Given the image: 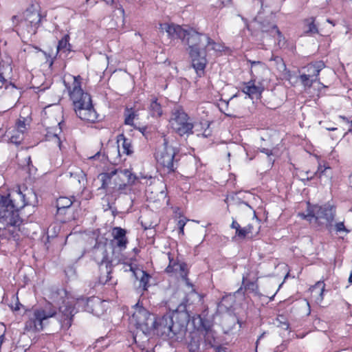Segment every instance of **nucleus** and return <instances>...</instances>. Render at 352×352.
<instances>
[{"label": "nucleus", "instance_id": "obj_1", "mask_svg": "<svg viewBox=\"0 0 352 352\" xmlns=\"http://www.w3.org/2000/svg\"><path fill=\"white\" fill-rule=\"evenodd\" d=\"M52 302H46L43 305L33 307L25 312L27 320L25 329L28 331H41L45 322L56 316L57 307L62 314L60 319L63 325L70 327L72 317L78 311H85L99 317L106 311V302L101 301L98 297L74 299L69 296L66 290L58 289L51 297Z\"/></svg>", "mask_w": 352, "mask_h": 352}, {"label": "nucleus", "instance_id": "obj_2", "mask_svg": "<svg viewBox=\"0 0 352 352\" xmlns=\"http://www.w3.org/2000/svg\"><path fill=\"white\" fill-rule=\"evenodd\" d=\"M35 196L28 189L22 191L20 187L12 189L7 196H0V230L8 226H19L22 220L19 210L29 204L30 198Z\"/></svg>", "mask_w": 352, "mask_h": 352}, {"label": "nucleus", "instance_id": "obj_3", "mask_svg": "<svg viewBox=\"0 0 352 352\" xmlns=\"http://www.w3.org/2000/svg\"><path fill=\"white\" fill-rule=\"evenodd\" d=\"M152 331L158 336L173 341H182L185 337L188 316L186 314L175 311L168 313L161 317H153Z\"/></svg>", "mask_w": 352, "mask_h": 352}, {"label": "nucleus", "instance_id": "obj_4", "mask_svg": "<svg viewBox=\"0 0 352 352\" xmlns=\"http://www.w3.org/2000/svg\"><path fill=\"white\" fill-rule=\"evenodd\" d=\"M73 81L71 85L64 81L69 96L72 100L77 116L85 121L94 122L97 118V113L92 105L90 95L81 88V78L80 76H71Z\"/></svg>", "mask_w": 352, "mask_h": 352}, {"label": "nucleus", "instance_id": "obj_5", "mask_svg": "<svg viewBox=\"0 0 352 352\" xmlns=\"http://www.w3.org/2000/svg\"><path fill=\"white\" fill-rule=\"evenodd\" d=\"M154 316L138 301L132 307L131 315L129 317V324L144 334H149L152 331V323Z\"/></svg>", "mask_w": 352, "mask_h": 352}, {"label": "nucleus", "instance_id": "obj_6", "mask_svg": "<svg viewBox=\"0 0 352 352\" xmlns=\"http://www.w3.org/2000/svg\"><path fill=\"white\" fill-rule=\"evenodd\" d=\"M336 208L334 206L327 204L323 206H309L307 214H300V216L307 221L311 222L313 219L319 225L326 224L330 226L334 220Z\"/></svg>", "mask_w": 352, "mask_h": 352}, {"label": "nucleus", "instance_id": "obj_7", "mask_svg": "<svg viewBox=\"0 0 352 352\" xmlns=\"http://www.w3.org/2000/svg\"><path fill=\"white\" fill-rule=\"evenodd\" d=\"M178 151L174 146L169 145L166 138L155 153V157L157 162L162 166L167 173H174L177 168V160L175 158Z\"/></svg>", "mask_w": 352, "mask_h": 352}, {"label": "nucleus", "instance_id": "obj_8", "mask_svg": "<svg viewBox=\"0 0 352 352\" xmlns=\"http://www.w3.org/2000/svg\"><path fill=\"white\" fill-rule=\"evenodd\" d=\"M245 23L249 30L252 29L260 30L262 32L269 34L272 37L276 38L277 44L280 47H283L285 45V37L278 27L274 24H271L266 20L263 21L261 13H258L250 23H248L246 21H245Z\"/></svg>", "mask_w": 352, "mask_h": 352}, {"label": "nucleus", "instance_id": "obj_9", "mask_svg": "<svg viewBox=\"0 0 352 352\" xmlns=\"http://www.w3.org/2000/svg\"><path fill=\"white\" fill-rule=\"evenodd\" d=\"M169 123L173 130L180 136L192 133L194 125L188 114L182 108H175L173 110Z\"/></svg>", "mask_w": 352, "mask_h": 352}, {"label": "nucleus", "instance_id": "obj_10", "mask_svg": "<svg viewBox=\"0 0 352 352\" xmlns=\"http://www.w3.org/2000/svg\"><path fill=\"white\" fill-rule=\"evenodd\" d=\"M45 16V14H42L40 9L31 6L23 13L22 24L26 27L28 33L35 34Z\"/></svg>", "mask_w": 352, "mask_h": 352}, {"label": "nucleus", "instance_id": "obj_11", "mask_svg": "<svg viewBox=\"0 0 352 352\" xmlns=\"http://www.w3.org/2000/svg\"><path fill=\"white\" fill-rule=\"evenodd\" d=\"M94 258L95 261L102 267L104 265L106 267L107 275L100 276L99 281L102 284H106L111 279V267L113 265V260H109L106 248L104 245L94 247L93 250Z\"/></svg>", "mask_w": 352, "mask_h": 352}, {"label": "nucleus", "instance_id": "obj_12", "mask_svg": "<svg viewBox=\"0 0 352 352\" xmlns=\"http://www.w3.org/2000/svg\"><path fill=\"white\" fill-rule=\"evenodd\" d=\"M119 173L118 169L111 170L109 173H103L99 175L98 178L102 182L101 188L105 189L109 192H113L118 190L122 192L126 188L125 183H117L116 179L119 178Z\"/></svg>", "mask_w": 352, "mask_h": 352}, {"label": "nucleus", "instance_id": "obj_13", "mask_svg": "<svg viewBox=\"0 0 352 352\" xmlns=\"http://www.w3.org/2000/svg\"><path fill=\"white\" fill-rule=\"evenodd\" d=\"M323 61H316L308 64L305 69L307 74H300L299 78L305 87H311L312 84L316 81L320 71L324 67Z\"/></svg>", "mask_w": 352, "mask_h": 352}, {"label": "nucleus", "instance_id": "obj_14", "mask_svg": "<svg viewBox=\"0 0 352 352\" xmlns=\"http://www.w3.org/2000/svg\"><path fill=\"white\" fill-rule=\"evenodd\" d=\"M27 131L25 119H19L15 126L6 131V136L8 138L10 142L19 145L21 143L24 138V134Z\"/></svg>", "mask_w": 352, "mask_h": 352}, {"label": "nucleus", "instance_id": "obj_15", "mask_svg": "<svg viewBox=\"0 0 352 352\" xmlns=\"http://www.w3.org/2000/svg\"><path fill=\"white\" fill-rule=\"evenodd\" d=\"M204 36H208V35L200 34L193 29H188L185 39L190 50L204 51L203 47H205V46L202 45L205 43Z\"/></svg>", "mask_w": 352, "mask_h": 352}, {"label": "nucleus", "instance_id": "obj_16", "mask_svg": "<svg viewBox=\"0 0 352 352\" xmlns=\"http://www.w3.org/2000/svg\"><path fill=\"white\" fill-rule=\"evenodd\" d=\"M169 264L166 268V271L168 273L173 272H179V274L181 277L186 281V285L189 287H192V285L189 282V280L187 277V265L184 263H179L177 261L174 260L173 258H171L170 254H168Z\"/></svg>", "mask_w": 352, "mask_h": 352}, {"label": "nucleus", "instance_id": "obj_17", "mask_svg": "<svg viewBox=\"0 0 352 352\" xmlns=\"http://www.w3.org/2000/svg\"><path fill=\"white\" fill-rule=\"evenodd\" d=\"M160 28L165 31L171 39L179 38L184 41L186 37L188 30L182 28L179 25L166 23L160 24Z\"/></svg>", "mask_w": 352, "mask_h": 352}, {"label": "nucleus", "instance_id": "obj_18", "mask_svg": "<svg viewBox=\"0 0 352 352\" xmlns=\"http://www.w3.org/2000/svg\"><path fill=\"white\" fill-rule=\"evenodd\" d=\"M190 56L192 58V64L195 69L197 74L201 76L204 73L206 65V59L205 51L199 50H190Z\"/></svg>", "mask_w": 352, "mask_h": 352}, {"label": "nucleus", "instance_id": "obj_19", "mask_svg": "<svg viewBox=\"0 0 352 352\" xmlns=\"http://www.w3.org/2000/svg\"><path fill=\"white\" fill-rule=\"evenodd\" d=\"M264 89L262 86L255 85V80L252 78L249 82H245L242 91L251 99L259 98Z\"/></svg>", "mask_w": 352, "mask_h": 352}, {"label": "nucleus", "instance_id": "obj_20", "mask_svg": "<svg viewBox=\"0 0 352 352\" xmlns=\"http://www.w3.org/2000/svg\"><path fill=\"white\" fill-rule=\"evenodd\" d=\"M131 140L126 138L124 134H120L117 138L118 153H121L130 155L133 153Z\"/></svg>", "mask_w": 352, "mask_h": 352}, {"label": "nucleus", "instance_id": "obj_21", "mask_svg": "<svg viewBox=\"0 0 352 352\" xmlns=\"http://www.w3.org/2000/svg\"><path fill=\"white\" fill-rule=\"evenodd\" d=\"M324 283L320 280L310 288L311 298L314 300L316 303L320 304L322 302L324 299Z\"/></svg>", "mask_w": 352, "mask_h": 352}, {"label": "nucleus", "instance_id": "obj_22", "mask_svg": "<svg viewBox=\"0 0 352 352\" xmlns=\"http://www.w3.org/2000/svg\"><path fill=\"white\" fill-rule=\"evenodd\" d=\"M314 176L318 177L320 182L324 184L331 182L332 179L331 168L329 166L322 165L319 164L316 172L314 174Z\"/></svg>", "mask_w": 352, "mask_h": 352}, {"label": "nucleus", "instance_id": "obj_23", "mask_svg": "<svg viewBox=\"0 0 352 352\" xmlns=\"http://www.w3.org/2000/svg\"><path fill=\"white\" fill-rule=\"evenodd\" d=\"M134 277L140 281L139 287L146 291L148 287V282L151 278L150 274L146 272L139 269L133 271Z\"/></svg>", "mask_w": 352, "mask_h": 352}, {"label": "nucleus", "instance_id": "obj_24", "mask_svg": "<svg viewBox=\"0 0 352 352\" xmlns=\"http://www.w3.org/2000/svg\"><path fill=\"white\" fill-rule=\"evenodd\" d=\"M74 201V197H60L56 200L58 214H64L66 209L69 208Z\"/></svg>", "mask_w": 352, "mask_h": 352}, {"label": "nucleus", "instance_id": "obj_25", "mask_svg": "<svg viewBox=\"0 0 352 352\" xmlns=\"http://www.w3.org/2000/svg\"><path fill=\"white\" fill-rule=\"evenodd\" d=\"M148 112L153 118H158L162 115L163 111L162 105L157 102V99L156 98H153L151 100L148 106Z\"/></svg>", "mask_w": 352, "mask_h": 352}, {"label": "nucleus", "instance_id": "obj_26", "mask_svg": "<svg viewBox=\"0 0 352 352\" xmlns=\"http://www.w3.org/2000/svg\"><path fill=\"white\" fill-rule=\"evenodd\" d=\"M318 33V27L315 24V18L310 17L304 20V34L306 35Z\"/></svg>", "mask_w": 352, "mask_h": 352}, {"label": "nucleus", "instance_id": "obj_27", "mask_svg": "<svg viewBox=\"0 0 352 352\" xmlns=\"http://www.w3.org/2000/svg\"><path fill=\"white\" fill-rule=\"evenodd\" d=\"M69 36L65 34L59 41L57 45V53H68L71 51V45L69 43Z\"/></svg>", "mask_w": 352, "mask_h": 352}, {"label": "nucleus", "instance_id": "obj_28", "mask_svg": "<svg viewBox=\"0 0 352 352\" xmlns=\"http://www.w3.org/2000/svg\"><path fill=\"white\" fill-rule=\"evenodd\" d=\"M205 43H203V46H205L208 50H214L215 52H222L223 50V45L221 43H215L208 36H204Z\"/></svg>", "mask_w": 352, "mask_h": 352}, {"label": "nucleus", "instance_id": "obj_29", "mask_svg": "<svg viewBox=\"0 0 352 352\" xmlns=\"http://www.w3.org/2000/svg\"><path fill=\"white\" fill-rule=\"evenodd\" d=\"M235 302V298L232 294H228L224 296L221 302H219L218 307L220 309L224 308L226 310H229L232 307L234 303Z\"/></svg>", "mask_w": 352, "mask_h": 352}, {"label": "nucleus", "instance_id": "obj_30", "mask_svg": "<svg viewBox=\"0 0 352 352\" xmlns=\"http://www.w3.org/2000/svg\"><path fill=\"white\" fill-rule=\"evenodd\" d=\"M204 340L207 348H214L215 344V333L211 329H207L204 335Z\"/></svg>", "mask_w": 352, "mask_h": 352}, {"label": "nucleus", "instance_id": "obj_31", "mask_svg": "<svg viewBox=\"0 0 352 352\" xmlns=\"http://www.w3.org/2000/svg\"><path fill=\"white\" fill-rule=\"evenodd\" d=\"M118 173L119 178H126L129 184H133L135 180L138 179V177L128 169L118 170Z\"/></svg>", "mask_w": 352, "mask_h": 352}, {"label": "nucleus", "instance_id": "obj_32", "mask_svg": "<svg viewBox=\"0 0 352 352\" xmlns=\"http://www.w3.org/2000/svg\"><path fill=\"white\" fill-rule=\"evenodd\" d=\"M118 173L119 178H126L129 184H133L135 180L138 179V177L128 169L118 170Z\"/></svg>", "mask_w": 352, "mask_h": 352}, {"label": "nucleus", "instance_id": "obj_33", "mask_svg": "<svg viewBox=\"0 0 352 352\" xmlns=\"http://www.w3.org/2000/svg\"><path fill=\"white\" fill-rule=\"evenodd\" d=\"M200 343L197 337H192L188 344L189 352H197L199 350Z\"/></svg>", "mask_w": 352, "mask_h": 352}, {"label": "nucleus", "instance_id": "obj_34", "mask_svg": "<svg viewBox=\"0 0 352 352\" xmlns=\"http://www.w3.org/2000/svg\"><path fill=\"white\" fill-rule=\"evenodd\" d=\"M136 115L132 109H127L125 111V120L124 123L127 125H133V121Z\"/></svg>", "mask_w": 352, "mask_h": 352}, {"label": "nucleus", "instance_id": "obj_35", "mask_svg": "<svg viewBox=\"0 0 352 352\" xmlns=\"http://www.w3.org/2000/svg\"><path fill=\"white\" fill-rule=\"evenodd\" d=\"M253 226L248 224L247 226L240 228L239 232H237L236 236L240 238H245L248 234L252 233Z\"/></svg>", "mask_w": 352, "mask_h": 352}, {"label": "nucleus", "instance_id": "obj_36", "mask_svg": "<svg viewBox=\"0 0 352 352\" xmlns=\"http://www.w3.org/2000/svg\"><path fill=\"white\" fill-rule=\"evenodd\" d=\"M112 234L113 239L126 237V230L120 227H116L113 229Z\"/></svg>", "mask_w": 352, "mask_h": 352}, {"label": "nucleus", "instance_id": "obj_37", "mask_svg": "<svg viewBox=\"0 0 352 352\" xmlns=\"http://www.w3.org/2000/svg\"><path fill=\"white\" fill-rule=\"evenodd\" d=\"M115 241L116 247L118 248L120 251L124 250L128 243L126 237H122L120 239H113Z\"/></svg>", "mask_w": 352, "mask_h": 352}, {"label": "nucleus", "instance_id": "obj_38", "mask_svg": "<svg viewBox=\"0 0 352 352\" xmlns=\"http://www.w3.org/2000/svg\"><path fill=\"white\" fill-rule=\"evenodd\" d=\"M245 281H246V278L243 276V283L245 285V289H248V290H250L252 292H255L256 290H257L258 287L255 282L250 281V282H248L245 283Z\"/></svg>", "mask_w": 352, "mask_h": 352}, {"label": "nucleus", "instance_id": "obj_39", "mask_svg": "<svg viewBox=\"0 0 352 352\" xmlns=\"http://www.w3.org/2000/svg\"><path fill=\"white\" fill-rule=\"evenodd\" d=\"M188 219H187L186 217H182L178 221H177V227L179 229V234L184 235V227L187 223Z\"/></svg>", "mask_w": 352, "mask_h": 352}, {"label": "nucleus", "instance_id": "obj_40", "mask_svg": "<svg viewBox=\"0 0 352 352\" xmlns=\"http://www.w3.org/2000/svg\"><path fill=\"white\" fill-rule=\"evenodd\" d=\"M248 62L250 63L251 69H253V67H256V66H258L262 69H264L265 67V64L261 61H255V60H248ZM251 75H252V78H253L254 77V76L253 74L252 69H251Z\"/></svg>", "mask_w": 352, "mask_h": 352}, {"label": "nucleus", "instance_id": "obj_41", "mask_svg": "<svg viewBox=\"0 0 352 352\" xmlns=\"http://www.w3.org/2000/svg\"><path fill=\"white\" fill-rule=\"evenodd\" d=\"M335 229L337 232H344L346 234L350 232V230L345 227L344 222L336 223L335 225Z\"/></svg>", "mask_w": 352, "mask_h": 352}, {"label": "nucleus", "instance_id": "obj_42", "mask_svg": "<svg viewBox=\"0 0 352 352\" xmlns=\"http://www.w3.org/2000/svg\"><path fill=\"white\" fill-rule=\"evenodd\" d=\"M123 270L124 272L130 271L133 274V271L139 270V268L133 266L131 263H124Z\"/></svg>", "mask_w": 352, "mask_h": 352}, {"label": "nucleus", "instance_id": "obj_43", "mask_svg": "<svg viewBox=\"0 0 352 352\" xmlns=\"http://www.w3.org/2000/svg\"><path fill=\"white\" fill-rule=\"evenodd\" d=\"M271 60H274L278 65H280V68L285 69V65L283 63V59L279 56H275L271 58Z\"/></svg>", "mask_w": 352, "mask_h": 352}, {"label": "nucleus", "instance_id": "obj_44", "mask_svg": "<svg viewBox=\"0 0 352 352\" xmlns=\"http://www.w3.org/2000/svg\"><path fill=\"white\" fill-rule=\"evenodd\" d=\"M105 339L103 338H101L100 339L98 340L96 343H95V345L94 346V349H97L98 350V352H100L101 351L99 349L100 347H102L100 346L102 342L104 341Z\"/></svg>", "mask_w": 352, "mask_h": 352}, {"label": "nucleus", "instance_id": "obj_45", "mask_svg": "<svg viewBox=\"0 0 352 352\" xmlns=\"http://www.w3.org/2000/svg\"><path fill=\"white\" fill-rule=\"evenodd\" d=\"M231 228L236 230V234L237 232H239V230L240 229L241 226L236 221L233 220L232 223L231 224Z\"/></svg>", "mask_w": 352, "mask_h": 352}, {"label": "nucleus", "instance_id": "obj_46", "mask_svg": "<svg viewBox=\"0 0 352 352\" xmlns=\"http://www.w3.org/2000/svg\"><path fill=\"white\" fill-rule=\"evenodd\" d=\"M261 151L266 154L268 157H270L272 155V151L268 148H263L261 150Z\"/></svg>", "mask_w": 352, "mask_h": 352}, {"label": "nucleus", "instance_id": "obj_47", "mask_svg": "<svg viewBox=\"0 0 352 352\" xmlns=\"http://www.w3.org/2000/svg\"><path fill=\"white\" fill-rule=\"evenodd\" d=\"M107 4L113 6L116 3L118 0H103Z\"/></svg>", "mask_w": 352, "mask_h": 352}, {"label": "nucleus", "instance_id": "obj_48", "mask_svg": "<svg viewBox=\"0 0 352 352\" xmlns=\"http://www.w3.org/2000/svg\"><path fill=\"white\" fill-rule=\"evenodd\" d=\"M214 350L215 351V352H228L226 349L222 347H217L214 348Z\"/></svg>", "mask_w": 352, "mask_h": 352}, {"label": "nucleus", "instance_id": "obj_49", "mask_svg": "<svg viewBox=\"0 0 352 352\" xmlns=\"http://www.w3.org/2000/svg\"><path fill=\"white\" fill-rule=\"evenodd\" d=\"M210 130H205V131L204 132V133L202 135L204 137L207 138L210 135Z\"/></svg>", "mask_w": 352, "mask_h": 352}, {"label": "nucleus", "instance_id": "obj_50", "mask_svg": "<svg viewBox=\"0 0 352 352\" xmlns=\"http://www.w3.org/2000/svg\"><path fill=\"white\" fill-rule=\"evenodd\" d=\"M0 82H1V83H3H3H5V82H6V78H4V76H3V74H1V73H0Z\"/></svg>", "mask_w": 352, "mask_h": 352}, {"label": "nucleus", "instance_id": "obj_51", "mask_svg": "<svg viewBox=\"0 0 352 352\" xmlns=\"http://www.w3.org/2000/svg\"><path fill=\"white\" fill-rule=\"evenodd\" d=\"M349 182L350 186L352 188V173L349 177Z\"/></svg>", "mask_w": 352, "mask_h": 352}, {"label": "nucleus", "instance_id": "obj_52", "mask_svg": "<svg viewBox=\"0 0 352 352\" xmlns=\"http://www.w3.org/2000/svg\"><path fill=\"white\" fill-rule=\"evenodd\" d=\"M349 281L352 283V272L351 273L350 276H349Z\"/></svg>", "mask_w": 352, "mask_h": 352}, {"label": "nucleus", "instance_id": "obj_53", "mask_svg": "<svg viewBox=\"0 0 352 352\" xmlns=\"http://www.w3.org/2000/svg\"><path fill=\"white\" fill-rule=\"evenodd\" d=\"M263 336H264V333H262V334L259 336V338H258V340H257V341H256V343H257V342H258V340H261Z\"/></svg>", "mask_w": 352, "mask_h": 352}, {"label": "nucleus", "instance_id": "obj_54", "mask_svg": "<svg viewBox=\"0 0 352 352\" xmlns=\"http://www.w3.org/2000/svg\"><path fill=\"white\" fill-rule=\"evenodd\" d=\"M122 179V177L117 178V179H116V182H117V183H122V182H121Z\"/></svg>", "mask_w": 352, "mask_h": 352}, {"label": "nucleus", "instance_id": "obj_55", "mask_svg": "<svg viewBox=\"0 0 352 352\" xmlns=\"http://www.w3.org/2000/svg\"><path fill=\"white\" fill-rule=\"evenodd\" d=\"M327 22L332 24L333 25H335V23L330 19H327Z\"/></svg>", "mask_w": 352, "mask_h": 352}, {"label": "nucleus", "instance_id": "obj_56", "mask_svg": "<svg viewBox=\"0 0 352 352\" xmlns=\"http://www.w3.org/2000/svg\"><path fill=\"white\" fill-rule=\"evenodd\" d=\"M340 118H342L344 121L349 122L347 118L346 117H344V116H340Z\"/></svg>", "mask_w": 352, "mask_h": 352}, {"label": "nucleus", "instance_id": "obj_57", "mask_svg": "<svg viewBox=\"0 0 352 352\" xmlns=\"http://www.w3.org/2000/svg\"><path fill=\"white\" fill-rule=\"evenodd\" d=\"M55 137L57 138V140H58V144H59V145H60V139H59V138H58V137H57V134H55Z\"/></svg>", "mask_w": 352, "mask_h": 352}, {"label": "nucleus", "instance_id": "obj_58", "mask_svg": "<svg viewBox=\"0 0 352 352\" xmlns=\"http://www.w3.org/2000/svg\"><path fill=\"white\" fill-rule=\"evenodd\" d=\"M313 177H314V176H311L310 177H307V180H310V179H311Z\"/></svg>", "mask_w": 352, "mask_h": 352}, {"label": "nucleus", "instance_id": "obj_59", "mask_svg": "<svg viewBox=\"0 0 352 352\" xmlns=\"http://www.w3.org/2000/svg\"><path fill=\"white\" fill-rule=\"evenodd\" d=\"M28 164H29L30 162H31V158H30V156L28 157Z\"/></svg>", "mask_w": 352, "mask_h": 352}, {"label": "nucleus", "instance_id": "obj_60", "mask_svg": "<svg viewBox=\"0 0 352 352\" xmlns=\"http://www.w3.org/2000/svg\"><path fill=\"white\" fill-rule=\"evenodd\" d=\"M329 130H330V131H334V130H336V129H335V128H331V129H329Z\"/></svg>", "mask_w": 352, "mask_h": 352}, {"label": "nucleus", "instance_id": "obj_61", "mask_svg": "<svg viewBox=\"0 0 352 352\" xmlns=\"http://www.w3.org/2000/svg\"><path fill=\"white\" fill-rule=\"evenodd\" d=\"M98 154H99V153H98L96 155H94V156L91 157V158H95V157H96V156L97 155H98Z\"/></svg>", "mask_w": 352, "mask_h": 352}, {"label": "nucleus", "instance_id": "obj_62", "mask_svg": "<svg viewBox=\"0 0 352 352\" xmlns=\"http://www.w3.org/2000/svg\"><path fill=\"white\" fill-rule=\"evenodd\" d=\"M122 13H124V9H123V8H122Z\"/></svg>", "mask_w": 352, "mask_h": 352}, {"label": "nucleus", "instance_id": "obj_63", "mask_svg": "<svg viewBox=\"0 0 352 352\" xmlns=\"http://www.w3.org/2000/svg\"><path fill=\"white\" fill-rule=\"evenodd\" d=\"M261 6H263V0H260Z\"/></svg>", "mask_w": 352, "mask_h": 352}, {"label": "nucleus", "instance_id": "obj_64", "mask_svg": "<svg viewBox=\"0 0 352 352\" xmlns=\"http://www.w3.org/2000/svg\"><path fill=\"white\" fill-rule=\"evenodd\" d=\"M70 177H72V173H69Z\"/></svg>", "mask_w": 352, "mask_h": 352}]
</instances>
